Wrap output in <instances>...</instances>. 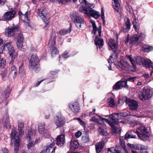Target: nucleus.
Here are the masks:
<instances>
[{"mask_svg": "<svg viewBox=\"0 0 153 153\" xmlns=\"http://www.w3.org/2000/svg\"><path fill=\"white\" fill-rule=\"evenodd\" d=\"M91 22L92 24L93 27V30L91 32L92 33H93L94 35H96L97 31L98 33V35L95 36L94 42L95 45L100 48L102 47L104 45V42L102 39L101 38V26L97 28L94 21L91 20Z\"/></svg>", "mask_w": 153, "mask_h": 153, "instance_id": "nucleus-1", "label": "nucleus"}, {"mask_svg": "<svg viewBox=\"0 0 153 153\" xmlns=\"http://www.w3.org/2000/svg\"><path fill=\"white\" fill-rule=\"evenodd\" d=\"M136 133L141 140L143 141L146 140L149 138V133L144 126H141L139 127L136 130Z\"/></svg>", "mask_w": 153, "mask_h": 153, "instance_id": "nucleus-2", "label": "nucleus"}, {"mask_svg": "<svg viewBox=\"0 0 153 153\" xmlns=\"http://www.w3.org/2000/svg\"><path fill=\"white\" fill-rule=\"evenodd\" d=\"M10 138L14 141L15 150L17 152L20 146V139L18 136L17 129L15 128L13 129L10 134Z\"/></svg>", "mask_w": 153, "mask_h": 153, "instance_id": "nucleus-3", "label": "nucleus"}, {"mask_svg": "<svg viewBox=\"0 0 153 153\" xmlns=\"http://www.w3.org/2000/svg\"><path fill=\"white\" fill-rule=\"evenodd\" d=\"M56 36L55 33H53L51 34L50 38L48 43V46L51 50L52 55L55 54H58L59 51L55 47L56 44Z\"/></svg>", "mask_w": 153, "mask_h": 153, "instance_id": "nucleus-4", "label": "nucleus"}, {"mask_svg": "<svg viewBox=\"0 0 153 153\" xmlns=\"http://www.w3.org/2000/svg\"><path fill=\"white\" fill-rule=\"evenodd\" d=\"M152 93L149 89L144 88L138 95V97L143 101L149 100L152 97Z\"/></svg>", "mask_w": 153, "mask_h": 153, "instance_id": "nucleus-5", "label": "nucleus"}, {"mask_svg": "<svg viewBox=\"0 0 153 153\" xmlns=\"http://www.w3.org/2000/svg\"><path fill=\"white\" fill-rule=\"evenodd\" d=\"M35 134L36 132L34 130L30 129L28 130L25 136V139L29 142V143L27 145L28 149H30L35 145L32 140L34 137Z\"/></svg>", "mask_w": 153, "mask_h": 153, "instance_id": "nucleus-6", "label": "nucleus"}, {"mask_svg": "<svg viewBox=\"0 0 153 153\" xmlns=\"http://www.w3.org/2000/svg\"><path fill=\"white\" fill-rule=\"evenodd\" d=\"M87 5H85L86 7H88V10L87 13V15L91 16L97 19L100 16V13L92 8L94 7L92 4H90L89 2Z\"/></svg>", "mask_w": 153, "mask_h": 153, "instance_id": "nucleus-7", "label": "nucleus"}, {"mask_svg": "<svg viewBox=\"0 0 153 153\" xmlns=\"http://www.w3.org/2000/svg\"><path fill=\"white\" fill-rule=\"evenodd\" d=\"M4 47L7 48L9 51V53L10 57L11 58V61L10 63L12 64L13 63L14 59L17 57V56L14 55L15 51L12 45H11V42H10L6 43L4 45Z\"/></svg>", "mask_w": 153, "mask_h": 153, "instance_id": "nucleus-8", "label": "nucleus"}, {"mask_svg": "<svg viewBox=\"0 0 153 153\" xmlns=\"http://www.w3.org/2000/svg\"><path fill=\"white\" fill-rule=\"evenodd\" d=\"M39 60L37 56L33 54L29 58V66L30 68L33 69L39 64Z\"/></svg>", "mask_w": 153, "mask_h": 153, "instance_id": "nucleus-9", "label": "nucleus"}, {"mask_svg": "<svg viewBox=\"0 0 153 153\" xmlns=\"http://www.w3.org/2000/svg\"><path fill=\"white\" fill-rule=\"evenodd\" d=\"M19 31L18 26H15L11 28H8L5 30V34L6 36L10 37L19 33Z\"/></svg>", "mask_w": 153, "mask_h": 153, "instance_id": "nucleus-10", "label": "nucleus"}, {"mask_svg": "<svg viewBox=\"0 0 153 153\" xmlns=\"http://www.w3.org/2000/svg\"><path fill=\"white\" fill-rule=\"evenodd\" d=\"M126 104L128 105L130 109L134 111L136 110L138 108V105L136 101L128 99L126 100Z\"/></svg>", "mask_w": 153, "mask_h": 153, "instance_id": "nucleus-11", "label": "nucleus"}, {"mask_svg": "<svg viewBox=\"0 0 153 153\" xmlns=\"http://www.w3.org/2000/svg\"><path fill=\"white\" fill-rule=\"evenodd\" d=\"M143 35V34L142 33L138 35L136 34H134L130 39L129 43L132 44L138 45L139 43V39L141 38Z\"/></svg>", "mask_w": 153, "mask_h": 153, "instance_id": "nucleus-12", "label": "nucleus"}, {"mask_svg": "<svg viewBox=\"0 0 153 153\" xmlns=\"http://www.w3.org/2000/svg\"><path fill=\"white\" fill-rule=\"evenodd\" d=\"M109 117L110 118L113 123L115 124H118L120 122L124 123V121L120 120H121L118 113H115L110 114L109 116Z\"/></svg>", "mask_w": 153, "mask_h": 153, "instance_id": "nucleus-13", "label": "nucleus"}, {"mask_svg": "<svg viewBox=\"0 0 153 153\" xmlns=\"http://www.w3.org/2000/svg\"><path fill=\"white\" fill-rule=\"evenodd\" d=\"M15 13V12L14 10L7 12L4 14L3 18L2 20L7 21L11 20L14 17Z\"/></svg>", "mask_w": 153, "mask_h": 153, "instance_id": "nucleus-14", "label": "nucleus"}, {"mask_svg": "<svg viewBox=\"0 0 153 153\" xmlns=\"http://www.w3.org/2000/svg\"><path fill=\"white\" fill-rule=\"evenodd\" d=\"M84 20L82 16H76L74 18V23L76 26L79 28L81 27V26L84 24Z\"/></svg>", "mask_w": 153, "mask_h": 153, "instance_id": "nucleus-15", "label": "nucleus"}, {"mask_svg": "<svg viewBox=\"0 0 153 153\" xmlns=\"http://www.w3.org/2000/svg\"><path fill=\"white\" fill-rule=\"evenodd\" d=\"M142 65L147 68H152V71L150 73V75L151 76L153 71V66L150 60L149 59H144Z\"/></svg>", "mask_w": 153, "mask_h": 153, "instance_id": "nucleus-16", "label": "nucleus"}, {"mask_svg": "<svg viewBox=\"0 0 153 153\" xmlns=\"http://www.w3.org/2000/svg\"><path fill=\"white\" fill-rule=\"evenodd\" d=\"M69 105L72 111L75 114L78 113L80 110L79 104L77 102L70 103Z\"/></svg>", "mask_w": 153, "mask_h": 153, "instance_id": "nucleus-17", "label": "nucleus"}, {"mask_svg": "<svg viewBox=\"0 0 153 153\" xmlns=\"http://www.w3.org/2000/svg\"><path fill=\"white\" fill-rule=\"evenodd\" d=\"M37 14L42 18H43L44 17L46 18V16H48L49 13L44 7H42L38 9Z\"/></svg>", "mask_w": 153, "mask_h": 153, "instance_id": "nucleus-18", "label": "nucleus"}, {"mask_svg": "<svg viewBox=\"0 0 153 153\" xmlns=\"http://www.w3.org/2000/svg\"><path fill=\"white\" fill-rule=\"evenodd\" d=\"M129 65L126 62H121L119 63L117 66V68L120 71L126 70L129 68Z\"/></svg>", "mask_w": 153, "mask_h": 153, "instance_id": "nucleus-19", "label": "nucleus"}, {"mask_svg": "<svg viewBox=\"0 0 153 153\" xmlns=\"http://www.w3.org/2000/svg\"><path fill=\"white\" fill-rule=\"evenodd\" d=\"M56 144L59 147L63 146L65 143V136L63 134L58 135L56 139Z\"/></svg>", "mask_w": 153, "mask_h": 153, "instance_id": "nucleus-20", "label": "nucleus"}, {"mask_svg": "<svg viewBox=\"0 0 153 153\" xmlns=\"http://www.w3.org/2000/svg\"><path fill=\"white\" fill-rule=\"evenodd\" d=\"M110 47L109 49L111 50L114 52H115L117 48L116 42L115 40L110 39L108 43Z\"/></svg>", "mask_w": 153, "mask_h": 153, "instance_id": "nucleus-21", "label": "nucleus"}, {"mask_svg": "<svg viewBox=\"0 0 153 153\" xmlns=\"http://www.w3.org/2000/svg\"><path fill=\"white\" fill-rule=\"evenodd\" d=\"M54 121L56 125L58 127H61L65 124V121L61 117L59 116H56L54 117Z\"/></svg>", "mask_w": 153, "mask_h": 153, "instance_id": "nucleus-22", "label": "nucleus"}, {"mask_svg": "<svg viewBox=\"0 0 153 153\" xmlns=\"http://www.w3.org/2000/svg\"><path fill=\"white\" fill-rule=\"evenodd\" d=\"M24 41V37L23 35L19 34L18 37L17 41L16 42L17 47L19 49H21L23 46Z\"/></svg>", "mask_w": 153, "mask_h": 153, "instance_id": "nucleus-23", "label": "nucleus"}, {"mask_svg": "<svg viewBox=\"0 0 153 153\" xmlns=\"http://www.w3.org/2000/svg\"><path fill=\"white\" fill-rule=\"evenodd\" d=\"M104 143L103 141H100L95 145L96 151L97 153H100L103 148Z\"/></svg>", "mask_w": 153, "mask_h": 153, "instance_id": "nucleus-24", "label": "nucleus"}, {"mask_svg": "<svg viewBox=\"0 0 153 153\" xmlns=\"http://www.w3.org/2000/svg\"><path fill=\"white\" fill-rule=\"evenodd\" d=\"M130 20L128 18H127L126 21L122 27L123 31L126 33L130 29Z\"/></svg>", "mask_w": 153, "mask_h": 153, "instance_id": "nucleus-25", "label": "nucleus"}, {"mask_svg": "<svg viewBox=\"0 0 153 153\" xmlns=\"http://www.w3.org/2000/svg\"><path fill=\"white\" fill-rule=\"evenodd\" d=\"M136 132L132 130L127 131L125 135V138L127 140L129 138H136V136L134 135Z\"/></svg>", "mask_w": 153, "mask_h": 153, "instance_id": "nucleus-26", "label": "nucleus"}, {"mask_svg": "<svg viewBox=\"0 0 153 153\" xmlns=\"http://www.w3.org/2000/svg\"><path fill=\"white\" fill-rule=\"evenodd\" d=\"M54 144L52 143L46 146L45 149V152L46 153H53L55 151L56 147L53 148Z\"/></svg>", "mask_w": 153, "mask_h": 153, "instance_id": "nucleus-27", "label": "nucleus"}, {"mask_svg": "<svg viewBox=\"0 0 153 153\" xmlns=\"http://www.w3.org/2000/svg\"><path fill=\"white\" fill-rule=\"evenodd\" d=\"M79 144L77 140H71L70 145V149L74 150L77 149L79 146Z\"/></svg>", "mask_w": 153, "mask_h": 153, "instance_id": "nucleus-28", "label": "nucleus"}, {"mask_svg": "<svg viewBox=\"0 0 153 153\" xmlns=\"http://www.w3.org/2000/svg\"><path fill=\"white\" fill-rule=\"evenodd\" d=\"M11 91L10 86L8 85L2 93L3 96L6 99L9 97Z\"/></svg>", "mask_w": 153, "mask_h": 153, "instance_id": "nucleus-29", "label": "nucleus"}, {"mask_svg": "<svg viewBox=\"0 0 153 153\" xmlns=\"http://www.w3.org/2000/svg\"><path fill=\"white\" fill-rule=\"evenodd\" d=\"M114 2L113 3V7L115 11L118 12L119 11V7L120 6V4L118 0H112Z\"/></svg>", "mask_w": 153, "mask_h": 153, "instance_id": "nucleus-30", "label": "nucleus"}, {"mask_svg": "<svg viewBox=\"0 0 153 153\" xmlns=\"http://www.w3.org/2000/svg\"><path fill=\"white\" fill-rule=\"evenodd\" d=\"M71 26L69 28L61 30L59 31V33L61 35H64L70 33L71 32Z\"/></svg>", "mask_w": 153, "mask_h": 153, "instance_id": "nucleus-31", "label": "nucleus"}, {"mask_svg": "<svg viewBox=\"0 0 153 153\" xmlns=\"http://www.w3.org/2000/svg\"><path fill=\"white\" fill-rule=\"evenodd\" d=\"M38 130L39 133L41 134L44 133L45 131V124L43 123H39V124Z\"/></svg>", "mask_w": 153, "mask_h": 153, "instance_id": "nucleus-32", "label": "nucleus"}, {"mask_svg": "<svg viewBox=\"0 0 153 153\" xmlns=\"http://www.w3.org/2000/svg\"><path fill=\"white\" fill-rule=\"evenodd\" d=\"M143 49L144 51L148 52L153 50V47L148 45H144L143 46Z\"/></svg>", "mask_w": 153, "mask_h": 153, "instance_id": "nucleus-33", "label": "nucleus"}, {"mask_svg": "<svg viewBox=\"0 0 153 153\" xmlns=\"http://www.w3.org/2000/svg\"><path fill=\"white\" fill-rule=\"evenodd\" d=\"M85 135L82 136V140L84 143H88L90 141V138L88 133L87 132H85Z\"/></svg>", "mask_w": 153, "mask_h": 153, "instance_id": "nucleus-34", "label": "nucleus"}, {"mask_svg": "<svg viewBox=\"0 0 153 153\" xmlns=\"http://www.w3.org/2000/svg\"><path fill=\"white\" fill-rule=\"evenodd\" d=\"M99 119L101 120L102 121L105 120L106 122H107L111 126V127H113V126H114L113 124V123L111 122V121L108 120V119L103 118L101 117L100 116H98Z\"/></svg>", "mask_w": 153, "mask_h": 153, "instance_id": "nucleus-35", "label": "nucleus"}, {"mask_svg": "<svg viewBox=\"0 0 153 153\" xmlns=\"http://www.w3.org/2000/svg\"><path fill=\"white\" fill-rule=\"evenodd\" d=\"M108 100L109 106L112 108L114 107L115 106V103L113 98L111 97L109 98Z\"/></svg>", "mask_w": 153, "mask_h": 153, "instance_id": "nucleus-36", "label": "nucleus"}, {"mask_svg": "<svg viewBox=\"0 0 153 153\" xmlns=\"http://www.w3.org/2000/svg\"><path fill=\"white\" fill-rule=\"evenodd\" d=\"M144 59H145L141 57H137L136 59V62L139 65H142Z\"/></svg>", "mask_w": 153, "mask_h": 153, "instance_id": "nucleus-37", "label": "nucleus"}, {"mask_svg": "<svg viewBox=\"0 0 153 153\" xmlns=\"http://www.w3.org/2000/svg\"><path fill=\"white\" fill-rule=\"evenodd\" d=\"M88 10V7H85L82 6L80 7L79 8V10L80 12H82L84 13L87 15V12Z\"/></svg>", "mask_w": 153, "mask_h": 153, "instance_id": "nucleus-38", "label": "nucleus"}, {"mask_svg": "<svg viewBox=\"0 0 153 153\" xmlns=\"http://www.w3.org/2000/svg\"><path fill=\"white\" fill-rule=\"evenodd\" d=\"M126 57L127 59H128L132 64L134 68L135 67V66L134 65L135 62L134 61L132 55H126Z\"/></svg>", "mask_w": 153, "mask_h": 153, "instance_id": "nucleus-39", "label": "nucleus"}, {"mask_svg": "<svg viewBox=\"0 0 153 153\" xmlns=\"http://www.w3.org/2000/svg\"><path fill=\"white\" fill-rule=\"evenodd\" d=\"M133 27L135 31L137 33H139V25L135 22H133Z\"/></svg>", "mask_w": 153, "mask_h": 153, "instance_id": "nucleus-40", "label": "nucleus"}, {"mask_svg": "<svg viewBox=\"0 0 153 153\" xmlns=\"http://www.w3.org/2000/svg\"><path fill=\"white\" fill-rule=\"evenodd\" d=\"M142 144H138L136 145L131 144L130 147L132 148H133L135 150H140Z\"/></svg>", "mask_w": 153, "mask_h": 153, "instance_id": "nucleus-41", "label": "nucleus"}, {"mask_svg": "<svg viewBox=\"0 0 153 153\" xmlns=\"http://www.w3.org/2000/svg\"><path fill=\"white\" fill-rule=\"evenodd\" d=\"M4 127L7 128H10V125L9 122V119L8 117H6L4 122Z\"/></svg>", "mask_w": 153, "mask_h": 153, "instance_id": "nucleus-42", "label": "nucleus"}, {"mask_svg": "<svg viewBox=\"0 0 153 153\" xmlns=\"http://www.w3.org/2000/svg\"><path fill=\"white\" fill-rule=\"evenodd\" d=\"M120 84L121 86V88L124 87L126 88H128V86L127 85V82L126 81H119Z\"/></svg>", "mask_w": 153, "mask_h": 153, "instance_id": "nucleus-43", "label": "nucleus"}, {"mask_svg": "<svg viewBox=\"0 0 153 153\" xmlns=\"http://www.w3.org/2000/svg\"><path fill=\"white\" fill-rule=\"evenodd\" d=\"M121 120L124 119V118L128 116V114L127 112H124L118 113Z\"/></svg>", "mask_w": 153, "mask_h": 153, "instance_id": "nucleus-44", "label": "nucleus"}, {"mask_svg": "<svg viewBox=\"0 0 153 153\" xmlns=\"http://www.w3.org/2000/svg\"><path fill=\"white\" fill-rule=\"evenodd\" d=\"M52 2L57 1L59 3H61L62 4H64L67 2H69L71 0H50Z\"/></svg>", "mask_w": 153, "mask_h": 153, "instance_id": "nucleus-45", "label": "nucleus"}, {"mask_svg": "<svg viewBox=\"0 0 153 153\" xmlns=\"http://www.w3.org/2000/svg\"><path fill=\"white\" fill-rule=\"evenodd\" d=\"M113 88L116 90H118L121 88V86L120 84L119 81H118L113 86Z\"/></svg>", "mask_w": 153, "mask_h": 153, "instance_id": "nucleus-46", "label": "nucleus"}, {"mask_svg": "<svg viewBox=\"0 0 153 153\" xmlns=\"http://www.w3.org/2000/svg\"><path fill=\"white\" fill-rule=\"evenodd\" d=\"M98 130L99 133L102 135H106L107 134V132L102 128L99 127Z\"/></svg>", "mask_w": 153, "mask_h": 153, "instance_id": "nucleus-47", "label": "nucleus"}, {"mask_svg": "<svg viewBox=\"0 0 153 153\" xmlns=\"http://www.w3.org/2000/svg\"><path fill=\"white\" fill-rule=\"evenodd\" d=\"M118 150H117L116 148L114 147H112L108 149V151L110 152L111 153H116Z\"/></svg>", "mask_w": 153, "mask_h": 153, "instance_id": "nucleus-48", "label": "nucleus"}, {"mask_svg": "<svg viewBox=\"0 0 153 153\" xmlns=\"http://www.w3.org/2000/svg\"><path fill=\"white\" fill-rule=\"evenodd\" d=\"M128 122L129 124L133 126L136 124V121L135 120L132 119H128Z\"/></svg>", "mask_w": 153, "mask_h": 153, "instance_id": "nucleus-49", "label": "nucleus"}, {"mask_svg": "<svg viewBox=\"0 0 153 153\" xmlns=\"http://www.w3.org/2000/svg\"><path fill=\"white\" fill-rule=\"evenodd\" d=\"M120 144L123 149H125L126 148V145L124 140L120 139Z\"/></svg>", "mask_w": 153, "mask_h": 153, "instance_id": "nucleus-50", "label": "nucleus"}, {"mask_svg": "<svg viewBox=\"0 0 153 153\" xmlns=\"http://www.w3.org/2000/svg\"><path fill=\"white\" fill-rule=\"evenodd\" d=\"M18 128H24V123L21 120H19L18 122Z\"/></svg>", "mask_w": 153, "mask_h": 153, "instance_id": "nucleus-51", "label": "nucleus"}, {"mask_svg": "<svg viewBox=\"0 0 153 153\" xmlns=\"http://www.w3.org/2000/svg\"><path fill=\"white\" fill-rule=\"evenodd\" d=\"M137 78V77L135 76L134 77H131L127 78L126 81H127H127H128L131 82H134L135 80Z\"/></svg>", "mask_w": 153, "mask_h": 153, "instance_id": "nucleus-52", "label": "nucleus"}, {"mask_svg": "<svg viewBox=\"0 0 153 153\" xmlns=\"http://www.w3.org/2000/svg\"><path fill=\"white\" fill-rule=\"evenodd\" d=\"M7 70H5L4 71H2L1 73V75L2 77H4L7 76Z\"/></svg>", "mask_w": 153, "mask_h": 153, "instance_id": "nucleus-53", "label": "nucleus"}, {"mask_svg": "<svg viewBox=\"0 0 153 153\" xmlns=\"http://www.w3.org/2000/svg\"><path fill=\"white\" fill-rule=\"evenodd\" d=\"M49 14H48V16H46V18L44 17V19L43 21L44 22H45V23L47 25L49 23Z\"/></svg>", "mask_w": 153, "mask_h": 153, "instance_id": "nucleus-54", "label": "nucleus"}, {"mask_svg": "<svg viewBox=\"0 0 153 153\" xmlns=\"http://www.w3.org/2000/svg\"><path fill=\"white\" fill-rule=\"evenodd\" d=\"M10 73L11 74L13 75V77L14 78H15L17 74L16 70H14L13 71H10Z\"/></svg>", "mask_w": 153, "mask_h": 153, "instance_id": "nucleus-55", "label": "nucleus"}, {"mask_svg": "<svg viewBox=\"0 0 153 153\" xmlns=\"http://www.w3.org/2000/svg\"><path fill=\"white\" fill-rule=\"evenodd\" d=\"M24 128H18L19 134V135L22 136L23 134L24 133Z\"/></svg>", "mask_w": 153, "mask_h": 153, "instance_id": "nucleus-56", "label": "nucleus"}, {"mask_svg": "<svg viewBox=\"0 0 153 153\" xmlns=\"http://www.w3.org/2000/svg\"><path fill=\"white\" fill-rule=\"evenodd\" d=\"M82 133L81 131H78L75 134V136L77 138H79L81 135Z\"/></svg>", "mask_w": 153, "mask_h": 153, "instance_id": "nucleus-57", "label": "nucleus"}, {"mask_svg": "<svg viewBox=\"0 0 153 153\" xmlns=\"http://www.w3.org/2000/svg\"><path fill=\"white\" fill-rule=\"evenodd\" d=\"M62 56L64 58H67L69 57L68 54V52L67 51H65L62 54Z\"/></svg>", "mask_w": 153, "mask_h": 153, "instance_id": "nucleus-58", "label": "nucleus"}, {"mask_svg": "<svg viewBox=\"0 0 153 153\" xmlns=\"http://www.w3.org/2000/svg\"><path fill=\"white\" fill-rule=\"evenodd\" d=\"M108 61L109 63H112L114 62V61L111 55L110 56L108 59Z\"/></svg>", "mask_w": 153, "mask_h": 153, "instance_id": "nucleus-59", "label": "nucleus"}, {"mask_svg": "<svg viewBox=\"0 0 153 153\" xmlns=\"http://www.w3.org/2000/svg\"><path fill=\"white\" fill-rule=\"evenodd\" d=\"M79 121L78 122L80 124L82 125L83 127H84L85 125V123L81 119H79Z\"/></svg>", "mask_w": 153, "mask_h": 153, "instance_id": "nucleus-60", "label": "nucleus"}, {"mask_svg": "<svg viewBox=\"0 0 153 153\" xmlns=\"http://www.w3.org/2000/svg\"><path fill=\"white\" fill-rule=\"evenodd\" d=\"M126 9L127 10L128 12L131 11V6L128 4H127V5L126 7Z\"/></svg>", "mask_w": 153, "mask_h": 153, "instance_id": "nucleus-61", "label": "nucleus"}, {"mask_svg": "<svg viewBox=\"0 0 153 153\" xmlns=\"http://www.w3.org/2000/svg\"><path fill=\"white\" fill-rule=\"evenodd\" d=\"M147 149L146 147L143 145H142L140 150V151H142L144 150H147Z\"/></svg>", "mask_w": 153, "mask_h": 153, "instance_id": "nucleus-62", "label": "nucleus"}, {"mask_svg": "<svg viewBox=\"0 0 153 153\" xmlns=\"http://www.w3.org/2000/svg\"><path fill=\"white\" fill-rule=\"evenodd\" d=\"M3 153H8V150L5 147H3L2 149Z\"/></svg>", "mask_w": 153, "mask_h": 153, "instance_id": "nucleus-63", "label": "nucleus"}, {"mask_svg": "<svg viewBox=\"0 0 153 153\" xmlns=\"http://www.w3.org/2000/svg\"><path fill=\"white\" fill-rule=\"evenodd\" d=\"M33 69H34L35 72L37 73L40 70V68L39 66L37 67L36 66Z\"/></svg>", "mask_w": 153, "mask_h": 153, "instance_id": "nucleus-64", "label": "nucleus"}]
</instances>
